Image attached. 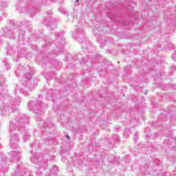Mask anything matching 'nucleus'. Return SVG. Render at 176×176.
I'll list each match as a JSON object with an SVG mask.
<instances>
[{
	"mask_svg": "<svg viewBox=\"0 0 176 176\" xmlns=\"http://www.w3.org/2000/svg\"><path fill=\"white\" fill-rule=\"evenodd\" d=\"M76 2H79V0H76Z\"/></svg>",
	"mask_w": 176,
	"mask_h": 176,
	"instance_id": "f257e3e1",
	"label": "nucleus"
}]
</instances>
